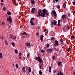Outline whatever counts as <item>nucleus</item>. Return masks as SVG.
Listing matches in <instances>:
<instances>
[{
	"instance_id": "1",
	"label": "nucleus",
	"mask_w": 75,
	"mask_h": 75,
	"mask_svg": "<svg viewBox=\"0 0 75 75\" xmlns=\"http://www.w3.org/2000/svg\"><path fill=\"white\" fill-rule=\"evenodd\" d=\"M42 17H45V14L46 16H47V10L45 9H43L42 10Z\"/></svg>"
},
{
	"instance_id": "2",
	"label": "nucleus",
	"mask_w": 75,
	"mask_h": 75,
	"mask_svg": "<svg viewBox=\"0 0 75 75\" xmlns=\"http://www.w3.org/2000/svg\"><path fill=\"white\" fill-rule=\"evenodd\" d=\"M35 60L36 61H38L40 62V63H41L42 62V59L41 58V57H40L38 56V57H36L35 58Z\"/></svg>"
},
{
	"instance_id": "3",
	"label": "nucleus",
	"mask_w": 75,
	"mask_h": 75,
	"mask_svg": "<svg viewBox=\"0 0 75 75\" xmlns=\"http://www.w3.org/2000/svg\"><path fill=\"white\" fill-rule=\"evenodd\" d=\"M42 12V10H39L38 11V14L37 15V16L38 17H40H40H42V13H41Z\"/></svg>"
},
{
	"instance_id": "4",
	"label": "nucleus",
	"mask_w": 75,
	"mask_h": 75,
	"mask_svg": "<svg viewBox=\"0 0 75 75\" xmlns=\"http://www.w3.org/2000/svg\"><path fill=\"white\" fill-rule=\"evenodd\" d=\"M7 21H9L10 23H12V18H11L10 16H9V18H7Z\"/></svg>"
},
{
	"instance_id": "5",
	"label": "nucleus",
	"mask_w": 75,
	"mask_h": 75,
	"mask_svg": "<svg viewBox=\"0 0 75 75\" xmlns=\"http://www.w3.org/2000/svg\"><path fill=\"white\" fill-rule=\"evenodd\" d=\"M59 43H58V41L56 40L55 41V44H54V46H56V45H59Z\"/></svg>"
},
{
	"instance_id": "6",
	"label": "nucleus",
	"mask_w": 75,
	"mask_h": 75,
	"mask_svg": "<svg viewBox=\"0 0 75 75\" xmlns=\"http://www.w3.org/2000/svg\"><path fill=\"white\" fill-rule=\"evenodd\" d=\"M44 38V36L43 35H41L40 37V41L42 42L43 41V38Z\"/></svg>"
},
{
	"instance_id": "7",
	"label": "nucleus",
	"mask_w": 75,
	"mask_h": 75,
	"mask_svg": "<svg viewBox=\"0 0 75 75\" xmlns=\"http://www.w3.org/2000/svg\"><path fill=\"white\" fill-rule=\"evenodd\" d=\"M22 72H25V67H23L22 68Z\"/></svg>"
},
{
	"instance_id": "8",
	"label": "nucleus",
	"mask_w": 75,
	"mask_h": 75,
	"mask_svg": "<svg viewBox=\"0 0 75 75\" xmlns=\"http://www.w3.org/2000/svg\"><path fill=\"white\" fill-rule=\"evenodd\" d=\"M7 14L8 16H11V12L10 11H8L7 12Z\"/></svg>"
},
{
	"instance_id": "9",
	"label": "nucleus",
	"mask_w": 75,
	"mask_h": 75,
	"mask_svg": "<svg viewBox=\"0 0 75 75\" xmlns=\"http://www.w3.org/2000/svg\"><path fill=\"white\" fill-rule=\"evenodd\" d=\"M52 13H53V14H54V16L55 17V16H57V13H56V12H55V11H52Z\"/></svg>"
},
{
	"instance_id": "10",
	"label": "nucleus",
	"mask_w": 75,
	"mask_h": 75,
	"mask_svg": "<svg viewBox=\"0 0 75 75\" xmlns=\"http://www.w3.org/2000/svg\"><path fill=\"white\" fill-rule=\"evenodd\" d=\"M47 51L48 52H52V49L50 48V49H47Z\"/></svg>"
},
{
	"instance_id": "11",
	"label": "nucleus",
	"mask_w": 75,
	"mask_h": 75,
	"mask_svg": "<svg viewBox=\"0 0 75 75\" xmlns=\"http://www.w3.org/2000/svg\"><path fill=\"white\" fill-rule=\"evenodd\" d=\"M66 18V16H65V14H63L62 16V18L63 19H65V18Z\"/></svg>"
},
{
	"instance_id": "12",
	"label": "nucleus",
	"mask_w": 75,
	"mask_h": 75,
	"mask_svg": "<svg viewBox=\"0 0 75 75\" xmlns=\"http://www.w3.org/2000/svg\"><path fill=\"white\" fill-rule=\"evenodd\" d=\"M30 2L32 4H34L35 3V1H34V0H31Z\"/></svg>"
},
{
	"instance_id": "13",
	"label": "nucleus",
	"mask_w": 75,
	"mask_h": 75,
	"mask_svg": "<svg viewBox=\"0 0 75 75\" xmlns=\"http://www.w3.org/2000/svg\"><path fill=\"white\" fill-rule=\"evenodd\" d=\"M5 43L6 45H8V44L7 40H5Z\"/></svg>"
},
{
	"instance_id": "14",
	"label": "nucleus",
	"mask_w": 75,
	"mask_h": 75,
	"mask_svg": "<svg viewBox=\"0 0 75 75\" xmlns=\"http://www.w3.org/2000/svg\"><path fill=\"white\" fill-rule=\"evenodd\" d=\"M30 24L32 25H34V23L33 21H30Z\"/></svg>"
},
{
	"instance_id": "15",
	"label": "nucleus",
	"mask_w": 75,
	"mask_h": 75,
	"mask_svg": "<svg viewBox=\"0 0 75 75\" xmlns=\"http://www.w3.org/2000/svg\"><path fill=\"white\" fill-rule=\"evenodd\" d=\"M26 45H27L28 47H29V46H30V43L29 42H27L26 44Z\"/></svg>"
},
{
	"instance_id": "16",
	"label": "nucleus",
	"mask_w": 75,
	"mask_h": 75,
	"mask_svg": "<svg viewBox=\"0 0 75 75\" xmlns=\"http://www.w3.org/2000/svg\"><path fill=\"white\" fill-rule=\"evenodd\" d=\"M57 23V21H53V24L54 25H56Z\"/></svg>"
},
{
	"instance_id": "17",
	"label": "nucleus",
	"mask_w": 75,
	"mask_h": 75,
	"mask_svg": "<svg viewBox=\"0 0 75 75\" xmlns=\"http://www.w3.org/2000/svg\"><path fill=\"white\" fill-rule=\"evenodd\" d=\"M29 72H31V67H29Z\"/></svg>"
},
{
	"instance_id": "18",
	"label": "nucleus",
	"mask_w": 75,
	"mask_h": 75,
	"mask_svg": "<svg viewBox=\"0 0 75 75\" xmlns=\"http://www.w3.org/2000/svg\"><path fill=\"white\" fill-rule=\"evenodd\" d=\"M63 7L64 8H66L67 6H66V5L65 4H64L63 5Z\"/></svg>"
},
{
	"instance_id": "19",
	"label": "nucleus",
	"mask_w": 75,
	"mask_h": 75,
	"mask_svg": "<svg viewBox=\"0 0 75 75\" xmlns=\"http://www.w3.org/2000/svg\"><path fill=\"white\" fill-rule=\"evenodd\" d=\"M58 66H60L61 65V62H59L58 63Z\"/></svg>"
},
{
	"instance_id": "20",
	"label": "nucleus",
	"mask_w": 75,
	"mask_h": 75,
	"mask_svg": "<svg viewBox=\"0 0 75 75\" xmlns=\"http://www.w3.org/2000/svg\"><path fill=\"white\" fill-rule=\"evenodd\" d=\"M3 53H0V58H3V55H2Z\"/></svg>"
},
{
	"instance_id": "21",
	"label": "nucleus",
	"mask_w": 75,
	"mask_h": 75,
	"mask_svg": "<svg viewBox=\"0 0 75 75\" xmlns=\"http://www.w3.org/2000/svg\"><path fill=\"white\" fill-rule=\"evenodd\" d=\"M22 35H24L25 34V35H27V33H25V32H23L22 33Z\"/></svg>"
},
{
	"instance_id": "22",
	"label": "nucleus",
	"mask_w": 75,
	"mask_h": 75,
	"mask_svg": "<svg viewBox=\"0 0 75 75\" xmlns=\"http://www.w3.org/2000/svg\"><path fill=\"white\" fill-rule=\"evenodd\" d=\"M49 72H51V68L50 67L49 68Z\"/></svg>"
},
{
	"instance_id": "23",
	"label": "nucleus",
	"mask_w": 75,
	"mask_h": 75,
	"mask_svg": "<svg viewBox=\"0 0 75 75\" xmlns=\"http://www.w3.org/2000/svg\"><path fill=\"white\" fill-rule=\"evenodd\" d=\"M39 74H40V75H42V71H41V70H40L39 72Z\"/></svg>"
},
{
	"instance_id": "24",
	"label": "nucleus",
	"mask_w": 75,
	"mask_h": 75,
	"mask_svg": "<svg viewBox=\"0 0 75 75\" xmlns=\"http://www.w3.org/2000/svg\"><path fill=\"white\" fill-rule=\"evenodd\" d=\"M3 10L4 11H6V7H3Z\"/></svg>"
},
{
	"instance_id": "25",
	"label": "nucleus",
	"mask_w": 75,
	"mask_h": 75,
	"mask_svg": "<svg viewBox=\"0 0 75 75\" xmlns=\"http://www.w3.org/2000/svg\"><path fill=\"white\" fill-rule=\"evenodd\" d=\"M32 10L35 11V10H36V8H33L32 9Z\"/></svg>"
},
{
	"instance_id": "26",
	"label": "nucleus",
	"mask_w": 75,
	"mask_h": 75,
	"mask_svg": "<svg viewBox=\"0 0 75 75\" xmlns=\"http://www.w3.org/2000/svg\"><path fill=\"white\" fill-rule=\"evenodd\" d=\"M61 74H62V72H61V71H60V73H57V75H61Z\"/></svg>"
},
{
	"instance_id": "27",
	"label": "nucleus",
	"mask_w": 75,
	"mask_h": 75,
	"mask_svg": "<svg viewBox=\"0 0 75 75\" xmlns=\"http://www.w3.org/2000/svg\"><path fill=\"white\" fill-rule=\"evenodd\" d=\"M30 55V53H28V54L27 55V57L28 58H29L28 57Z\"/></svg>"
},
{
	"instance_id": "28",
	"label": "nucleus",
	"mask_w": 75,
	"mask_h": 75,
	"mask_svg": "<svg viewBox=\"0 0 75 75\" xmlns=\"http://www.w3.org/2000/svg\"><path fill=\"white\" fill-rule=\"evenodd\" d=\"M2 24L3 25H5V22H2Z\"/></svg>"
},
{
	"instance_id": "29",
	"label": "nucleus",
	"mask_w": 75,
	"mask_h": 75,
	"mask_svg": "<svg viewBox=\"0 0 75 75\" xmlns=\"http://www.w3.org/2000/svg\"><path fill=\"white\" fill-rule=\"evenodd\" d=\"M15 67L17 69L18 68V64H16Z\"/></svg>"
},
{
	"instance_id": "30",
	"label": "nucleus",
	"mask_w": 75,
	"mask_h": 75,
	"mask_svg": "<svg viewBox=\"0 0 75 75\" xmlns=\"http://www.w3.org/2000/svg\"><path fill=\"white\" fill-rule=\"evenodd\" d=\"M41 52H42V53H44L45 52V50H41Z\"/></svg>"
},
{
	"instance_id": "31",
	"label": "nucleus",
	"mask_w": 75,
	"mask_h": 75,
	"mask_svg": "<svg viewBox=\"0 0 75 75\" xmlns=\"http://www.w3.org/2000/svg\"><path fill=\"white\" fill-rule=\"evenodd\" d=\"M52 59L53 60H54V59H55V56H53L52 57Z\"/></svg>"
},
{
	"instance_id": "32",
	"label": "nucleus",
	"mask_w": 75,
	"mask_h": 75,
	"mask_svg": "<svg viewBox=\"0 0 75 75\" xmlns=\"http://www.w3.org/2000/svg\"><path fill=\"white\" fill-rule=\"evenodd\" d=\"M70 50H71V48H69L68 49L67 51L68 52H69V51H70Z\"/></svg>"
},
{
	"instance_id": "33",
	"label": "nucleus",
	"mask_w": 75,
	"mask_h": 75,
	"mask_svg": "<svg viewBox=\"0 0 75 75\" xmlns=\"http://www.w3.org/2000/svg\"><path fill=\"white\" fill-rule=\"evenodd\" d=\"M34 19V18H31L30 21H33V20Z\"/></svg>"
},
{
	"instance_id": "34",
	"label": "nucleus",
	"mask_w": 75,
	"mask_h": 75,
	"mask_svg": "<svg viewBox=\"0 0 75 75\" xmlns=\"http://www.w3.org/2000/svg\"><path fill=\"white\" fill-rule=\"evenodd\" d=\"M15 53H16V54H17V53H18V52L17 51V50H16V49L15 50Z\"/></svg>"
},
{
	"instance_id": "35",
	"label": "nucleus",
	"mask_w": 75,
	"mask_h": 75,
	"mask_svg": "<svg viewBox=\"0 0 75 75\" xmlns=\"http://www.w3.org/2000/svg\"><path fill=\"white\" fill-rule=\"evenodd\" d=\"M54 25V24H53V22H51V26H52V25Z\"/></svg>"
},
{
	"instance_id": "36",
	"label": "nucleus",
	"mask_w": 75,
	"mask_h": 75,
	"mask_svg": "<svg viewBox=\"0 0 75 75\" xmlns=\"http://www.w3.org/2000/svg\"><path fill=\"white\" fill-rule=\"evenodd\" d=\"M75 38V37L74 36H71V38Z\"/></svg>"
},
{
	"instance_id": "37",
	"label": "nucleus",
	"mask_w": 75,
	"mask_h": 75,
	"mask_svg": "<svg viewBox=\"0 0 75 75\" xmlns=\"http://www.w3.org/2000/svg\"><path fill=\"white\" fill-rule=\"evenodd\" d=\"M11 44L13 46H14V45H15V44H14V43L13 42H12L11 43Z\"/></svg>"
},
{
	"instance_id": "38",
	"label": "nucleus",
	"mask_w": 75,
	"mask_h": 75,
	"mask_svg": "<svg viewBox=\"0 0 75 75\" xmlns=\"http://www.w3.org/2000/svg\"><path fill=\"white\" fill-rule=\"evenodd\" d=\"M57 8L58 9L60 8V6H59V5H58L57 6Z\"/></svg>"
},
{
	"instance_id": "39",
	"label": "nucleus",
	"mask_w": 75,
	"mask_h": 75,
	"mask_svg": "<svg viewBox=\"0 0 75 75\" xmlns=\"http://www.w3.org/2000/svg\"><path fill=\"white\" fill-rule=\"evenodd\" d=\"M19 56L21 57V55H22V53H21V52H20L19 54Z\"/></svg>"
},
{
	"instance_id": "40",
	"label": "nucleus",
	"mask_w": 75,
	"mask_h": 75,
	"mask_svg": "<svg viewBox=\"0 0 75 75\" xmlns=\"http://www.w3.org/2000/svg\"><path fill=\"white\" fill-rule=\"evenodd\" d=\"M42 67V66L41 65H40V69H42V68H41Z\"/></svg>"
},
{
	"instance_id": "41",
	"label": "nucleus",
	"mask_w": 75,
	"mask_h": 75,
	"mask_svg": "<svg viewBox=\"0 0 75 75\" xmlns=\"http://www.w3.org/2000/svg\"><path fill=\"white\" fill-rule=\"evenodd\" d=\"M31 12H32V13H34V11L33 10H31Z\"/></svg>"
},
{
	"instance_id": "42",
	"label": "nucleus",
	"mask_w": 75,
	"mask_h": 75,
	"mask_svg": "<svg viewBox=\"0 0 75 75\" xmlns=\"http://www.w3.org/2000/svg\"><path fill=\"white\" fill-rule=\"evenodd\" d=\"M61 22V20H59L58 21V23H59Z\"/></svg>"
},
{
	"instance_id": "43",
	"label": "nucleus",
	"mask_w": 75,
	"mask_h": 75,
	"mask_svg": "<svg viewBox=\"0 0 75 75\" xmlns=\"http://www.w3.org/2000/svg\"><path fill=\"white\" fill-rule=\"evenodd\" d=\"M50 46V44H47V48H48L49 47V46Z\"/></svg>"
},
{
	"instance_id": "44",
	"label": "nucleus",
	"mask_w": 75,
	"mask_h": 75,
	"mask_svg": "<svg viewBox=\"0 0 75 75\" xmlns=\"http://www.w3.org/2000/svg\"><path fill=\"white\" fill-rule=\"evenodd\" d=\"M54 37H52L51 38V40H54Z\"/></svg>"
},
{
	"instance_id": "45",
	"label": "nucleus",
	"mask_w": 75,
	"mask_h": 75,
	"mask_svg": "<svg viewBox=\"0 0 75 75\" xmlns=\"http://www.w3.org/2000/svg\"><path fill=\"white\" fill-rule=\"evenodd\" d=\"M60 41L61 42H63V40H62V39H61L60 40Z\"/></svg>"
},
{
	"instance_id": "46",
	"label": "nucleus",
	"mask_w": 75,
	"mask_h": 75,
	"mask_svg": "<svg viewBox=\"0 0 75 75\" xmlns=\"http://www.w3.org/2000/svg\"><path fill=\"white\" fill-rule=\"evenodd\" d=\"M57 25L58 26H60V25H61V24L59 23H58Z\"/></svg>"
},
{
	"instance_id": "47",
	"label": "nucleus",
	"mask_w": 75,
	"mask_h": 75,
	"mask_svg": "<svg viewBox=\"0 0 75 75\" xmlns=\"http://www.w3.org/2000/svg\"><path fill=\"white\" fill-rule=\"evenodd\" d=\"M32 74H34V71H32Z\"/></svg>"
},
{
	"instance_id": "48",
	"label": "nucleus",
	"mask_w": 75,
	"mask_h": 75,
	"mask_svg": "<svg viewBox=\"0 0 75 75\" xmlns=\"http://www.w3.org/2000/svg\"><path fill=\"white\" fill-rule=\"evenodd\" d=\"M73 5H75V1L73 3Z\"/></svg>"
},
{
	"instance_id": "49",
	"label": "nucleus",
	"mask_w": 75,
	"mask_h": 75,
	"mask_svg": "<svg viewBox=\"0 0 75 75\" xmlns=\"http://www.w3.org/2000/svg\"><path fill=\"white\" fill-rule=\"evenodd\" d=\"M68 17H69V16H70V13H69L68 14Z\"/></svg>"
},
{
	"instance_id": "50",
	"label": "nucleus",
	"mask_w": 75,
	"mask_h": 75,
	"mask_svg": "<svg viewBox=\"0 0 75 75\" xmlns=\"http://www.w3.org/2000/svg\"><path fill=\"white\" fill-rule=\"evenodd\" d=\"M16 37H17L16 36H15V37L13 38L14 40H15V39H16Z\"/></svg>"
},
{
	"instance_id": "51",
	"label": "nucleus",
	"mask_w": 75,
	"mask_h": 75,
	"mask_svg": "<svg viewBox=\"0 0 75 75\" xmlns=\"http://www.w3.org/2000/svg\"><path fill=\"white\" fill-rule=\"evenodd\" d=\"M3 4H3V3H1V6H3Z\"/></svg>"
},
{
	"instance_id": "52",
	"label": "nucleus",
	"mask_w": 75,
	"mask_h": 75,
	"mask_svg": "<svg viewBox=\"0 0 75 75\" xmlns=\"http://www.w3.org/2000/svg\"><path fill=\"white\" fill-rule=\"evenodd\" d=\"M53 2L54 3H55V1L54 0H53Z\"/></svg>"
},
{
	"instance_id": "53",
	"label": "nucleus",
	"mask_w": 75,
	"mask_h": 75,
	"mask_svg": "<svg viewBox=\"0 0 75 75\" xmlns=\"http://www.w3.org/2000/svg\"><path fill=\"white\" fill-rule=\"evenodd\" d=\"M36 35H39V33H36Z\"/></svg>"
},
{
	"instance_id": "54",
	"label": "nucleus",
	"mask_w": 75,
	"mask_h": 75,
	"mask_svg": "<svg viewBox=\"0 0 75 75\" xmlns=\"http://www.w3.org/2000/svg\"><path fill=\"white\" fill-rule=\"evenodd\" d=\"M47 31V29H45L44 30V32H45V31Z\"/></svg>"
},
{
	"instance_id": "55",
	"label": "nucleus",
	"mask_w": 75,
	"mask_h": 75,
	"mask_svg": "<svg viewBox=\"0 0 75 75\" xmlns=\"http://www.w3.org/2000/svg\"><path fill=\"white\" fill-rule=\"evenodd\" d=\"M2 40H4V37L3 36V35H2Z\"/></svg>"
},
{
	"instance_id": "56",
	"label": "nucleus",
	"mask_w": 75,
	"mask_h": 75,
	"mask_svg": "<svg viewBox=\"0 0 75 75\" xmlns=\"http://www.w3.org/2000/svg\"><path fill=\"white\" fill-rule=\"evenodd\" d=\"M55 1L56 2H58L59 1V0H55Z\"/></svg>"
},
{
	"instance_id": "57",
	"label": "nucleus",
	"mask_w": 75,
	"mask_h": 75,
	"mask_svg": "<svg viewBox=\"0 0 75 75\" xmlns=\"http://www.w3.org/2000/svg\"><path fill=\"white\" fill-rule=\"evenodd\" d=\"M40 27H39L38 28V30H40Z\"/></svg>"
},
{
	"instance_id": "58",
	"label": "nucleus",
	"mask_w": 75,
	"mask_h": 75,
	"mask_svg": "<svg viewBox=\"0 0 75 75\" xmlns=\"http://www.w3.org/2000/svg\"><path fill=\"white\" fill-rule=\"evenodd\" d=\"M1 2H4V0H1Z\"/></svg>"
},
{
	"instance_id": "59",
	"label": "nucleus",
	"mask_w": 75,
	"mask_h": 75,
	"mask_svg": "<svg viewBox=\"0 0 75 75\" xmlns=\"http://www.w3.org/2000/svg\"><path fill=\"white\" fill-rule=\"evenodd\" d=\"M28 75H30V73H29V72H28Z\"/></svg>"
},
{
	"instance_id": "60",
	"label": "nucleus",
	"mask_w": 75,
	"mask_h": 75,
	"mask_svg": "<svg viewBox=\"0 0 75 75\" xmlns=\"http://www.w3.org/2000/svg\"><path fill=\"white\" fill-rule=\"evenodd\" d=\"M73 74H74V75H75V72H73Z\"/></svg>"
},
{
	"instance_id": "61",
	"label": "nucleus",
	"mask_w": 75,
	"mask_h": 75,
	"mask_svg": "<svg viewBox=\"0 0 75 75\" xmlns=\"http://www.w3.org/2000/svg\"><path fill=\"white\" fill-rule=\"evenodd\" d=\"M30 46V47H31V46H33V45H30V46Z\"/></svg>"
},
{
	"instance_id": "62",
	"label": "nucleus",
	"mask_w": 75,
	"mask_h": 75,
	"mask_svg": "<svg viewBox=\"0 0 75 75\" xmlns=\"http://www.w3.org/2000/svg\"><path fill=\"white\" fill-rule=\"evenodd\" d=\"M63 75V73H62L60 74V75Z\"/></svg>"
},
{
	"instance_id": "63",
	"label": "nucleus",
	"mask_w": 75,
	"mask_h": 75,
	"mask_svg": "<svg viewBox=\"0 0 75 75\" xmlns=\"http://www.w3.org/2000/svg\"><path fill=\"white\" fill-rule=\"evenodd\" d=\"M19 59H21V57H19Z\"/></svg>"
},
{
	"instance_id": "64",
	"label": "nucleus",
	"mask_w": 75,
	"mask_h": 75,
	"mask_svg": "<svg viewBox=\"0 0 75 75\" xmlns=\"http://www.w3.org/2000/svg\"><path fill=\"white\" fill-rule=\"evenodd\" d=\"M1 35H0V38H1Z\"/></svg>"
}]
</instances>
